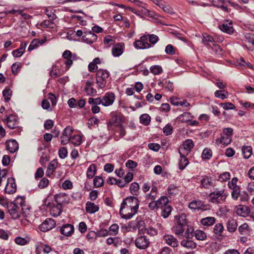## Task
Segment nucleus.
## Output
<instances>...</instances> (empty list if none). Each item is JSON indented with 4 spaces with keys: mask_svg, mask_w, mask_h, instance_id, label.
Returning <instances> with one entry per match:
<instances>
[{
    "mask_svg": "<svg viewBox=\"0 0 254 254\" xmlns=\"http://www.w3.org/2000/svg\"><path fill=\"white\" fill-rule=\"evenodd\" d=\"M73 131V129L72 127L69 126L64 128L61 137V142L63 145H65L68 143Z\"/></svg>",
    "mask_w": 254,
    "mask_h": 254,
    "instance_id": "8",
    "label": "nucleus"
},
{
    "mask_svg": "<svg viewBox=\"0 0 254 254\" xmlns=\"http://www.w3.org/2000/svg\"><path fill=\"white\" fill-rule=\"evenodd\" d=\"M220 29L229 34H232L234 31L231 22L226 21L223 24L219 26Z\"/></svg>",
    "mask_w": 254,
    "mask_h": 254,
    "instance_id": "16",
    "label": "nucleus"
},
{
    "mask_svg": "<svg viewBox=\"0 0 254 254\" xmlns=\"http://www.w3.org/2000/svg\"><path fill=\"white\" fill-rule=\"evenodd\" d=\"M63 71H61L59 70L58 71H57L56 66H53L51 68V70L50 71V76L53 78H57L63 75Z\"/></svg>",
    "mask_w": 254,
    "mask_h": 254,
    "instance_id": "44",
    "label": "nucleus"
},
{
    "mask_svg": "<svg viewBox=\"0 0 254 254\" xmlns=\"http://www.w3.org/2000/svg\"><path fill=\"white\" fill-rule=\"evenodd\" d=\"M253 36L254 35L250 34H247L245 35L246 42L248 43V44H246L245 46L248 49L251 51H253L254 49V39Z\"/></svg>",
    "mask_w": 254,
    "mask_h": 254,
    "instance_id": "21",
    "label": "nucleus"
},
{
    "mask_svg": "<svg viewBox=\"0 0 254 254\" xmlns=\"http://www.w3.org/2000/svg\"><path fill=\"white\" fill-rule=\"evenodd\" d=\"M147 36H148V39H149V41L152 44H155L158 41L159 38L158 36L155 35L151 34Z\"/></svg>",
    "mask_w": 254,
    "mask_h": 254,
    "instance_id": "63",
    "label": "nucleus"
},
{
    "mask_svg": "<svg viewBox=\"0 0 254 254\" xmlns=\"http://www.w3.org/2000/svg\"><path fill=\"white\" fill-rule=\"evenodd\" d=\"M187 155H180V159L179 160V168L183 170L189 164V161L186 158Z\"/></svg>",
    "mask_w": 254,
    "mask_h": 254,
    "instance_id": "35",
    "label": "nucleus"
},
{
    "mask_svg": "<svg viewBox=\"0 0 254 254\" xmlns=\"http://www.w3.org/2000/svg\"><path fill=\"white\" fill-rule=\"evenodd\" d=\"M67 154V149L64 147H62L59 149V155L62 159H64L66 157Z\"/></svg>",
    "mask_w": 254,
    "mask_h": 254,
    "instance_id": "64",
    "label": "nucleus"
},
{
    "mask_svg": "<svg viewBox=\"0 0 254 254\" xmlns=\"http://www.w3.org/2000/svg\"><path fill=\"white\" fill-rule=\"evenodd\" d=\"M96 172V166L94 164H91L88 167L86 176L88 179H92L95 176Z\"/></svg>",
    "mask_w": 254,
    "mask_h": 254,
    "instance_id": "37",
    "label": "nucleus"
},
{
    "mask_svg": "<svg viewBox=\"0 0 254 254\" xmlns=\"http://www.w3.org/2000/svg\"><path fill=\"white\" fill-rule=\"evenodd\" d=\"M212 150L209 148H205L202 153V158L204 159H209L212 156Z\"/></svg>",
    "mask_w": 254,
    "mask_h": 254,
    "instance_id": "51",
    "label": "nucleus"
},
{
    "mask_svg": "<svg viewBox=\"0 0 254 254\" xmlns=\"http://www.w3.org/2000/svg\"><path fill=\"white\" fill-rule=\"evenodd\" d=\"M248 207L244 205H239L235 208V211L238 215L244 217L246 216L248 212Z\"/></svg>",
    "mask_w": 254,
    "mask_h": 254,
    "instance_id": "27",
    "label": "nucleus"
},
{
    "mask_svg": "<svg viewBox=\"0 0 254 254\" xmlns=\"http://www.w3.org/2000/svg\"><path fill=\"white\" fill-rule=\"evenodd\" d=\"M28 241L27 239L18 237L15 239V242L19 245H25L28 243Z\"/></svg>",
    "mask_w": 254,
    "mask_h": 254,
    "instance_id": "59",
    "label": "nucleus"
},
{
    "mask_svg": "<svg viewBox=\"0 0 254 254\" xmlns=\"http://www.w3.org/2000/svg\"><path fill=\"white\" fill-rule=\"evenodd\" d=\"M73 232V226L69 224L64 225L61 229V233L66 236H71Z\"/></svg>",
    "mask_w": 254,
    "mask_h": 254,
    "instance_id": "18",
    "label": "nucleus"
},
{
    "mask_svg": "<svg viewBox=\"0 0 254 254\" xmlns=\"http://www.w3.org/2000/svg\"><path fill=\"white\" fill-rule=\"evenodd\" d=\"M137 223H138V225L139 230H142L141 227L143 226L144 224L143 221H138L136 222L135 221H132L129 222L127 225H126L124 228L127 231H134L136 229Z\"/></svg>",
    "mask_w": 254,
    "mask_h": 254,
    "instance_id": "14",
    "label": "nucleus"
},
{
    "mask_svg": "<svg viewBox=\"0 0 254 254\" xmlns=\"http://www.w3.org/2000/svg\"><path fill=\"white\" fill-rule=\"evenodd\" d=\"M168 198L166 196H162L158 200H157V202L158 204V206L159 208H162L164 206H166L168 205Z\"/></svg>",
    "mask_w": 254,
    "mask_h": 254,
    "instance_id": "46",
    "label": "nucleus"
},
{
    "mask_svg": "<svg viewBox=\"0 0 254 254\" xmlns=\"http://www.w3.org/2000/svg\"><path fill=\"white\" fill-rule=\"evenodd\" d=\"M45 13L51 20H54L57 18L56 15L51 10H49L48 8L45 9Z\"/></svg>",
    "mask_w": 254,
    "mask_h": 254,
    "instance_id": "61",
    "label": "nucleus"
},
{
    "mask_svg": "<svg viewBox=\"0 0 254 254\" xmlns=\"http://www.w3.org/2000/svg\"><path fill=\"white\" fill-rule=\"evenodd\" d=\"M150 71L153 74L157 75L162 72L163 69L161 66L154 65L150 67Z\"/></svg>",
    "mask_w": 254,
    "mask_h": 254,
    "instance_id": "49",
    "label": "nucleus"
},
{
    "mask_svg": "<svg viewBox=\"0 0 254 254\" xmlns=\"http://www.w3.org/2000/svg\"><path fill=\"white\" fill-rule=\"evenodd\" d=\"M93 184L95 188H99L102 186L104 184V180L102 177L96 176L93 180Z\"/></svg>",
    "mask_w": 254,
    "mask_h": 254,
    "instance_id": "48",
    "label": "nucleus"
},
{
    "mask_svg": "<svg viewBox=\"0 0 254 254\" xmlns=\"http://www.w3.org/2000/svg\"><path fill=\"white\" fill-rule=\"evenodd\" d=\"M139 185L137 183H133L130 186V190L133 194H136L139 190Z\"/></svg>",
    "mask_w": 254,
    "mask_h": 254,
    "instance_id": "57",
    "label": "nucleus"
},
{
    "mask_svg": "<svg viewBox=\"0 0 254 254\" xmlns=\"http://www.w3.org/2000/svg\"><path fill=\"white\" fill-rule=\"evenodd\" d=\"M203 206V202L199 200H194L190 202L189 207L191 209H201Z\"/></svg>",
    "mask_w": 254,
    "mask_h": 254,
    "instance_id": "29",
    "label": "nucleus"
},
{
    "mask_svg": "<svg viewBox=\"0 0 254 254\" xmlns=\"http://www.w3.org/2000/svg\"><path fill=\"white\" fill-rule=\"evenodd\" d=\"M16 191V185L13 178H9L5 188V191L8 194H12Z\"/></svg>",
    "mask_w": 254,
    "mask_h": 254,
    "instance_id": "10",
    "label": "nucleus"
},
{
    "mask_svg": "<svg viewBox=\"0 0 254 254\" xmlns=\"http://www.w3.org/2000/svg\"><path fill=\"white\" fill-rule=\"evenodd\" d=\"M237 227V223L234 219H230L227 222V228L230 233L234 232Z\"/></svg>",
    "mask_w": 254,
    "mask_h": 254,
    "instance_id": "31",
    "label": "nucleus"
},
{
    "mask_svg": "<svg viewBox=\"0 0 254 254\" xmlns=\"http://www.w3.org/2000/svg\"><path fill=\"white\" fill-rule=\"evenodd\" d=\"M150 243L149 240L145 236H139L135 241V246L141 250L147 248L149 246Z\"/></svg>",
    "mask_w": 254,
    "mask_h": 254,
    "instance_id": "5",
    "label": "nucleus"
},
{
    "mask_svg": "<svg viewBox=\"0 0 254 254\" xmlns=\"http://www.w3.org/2000/svg\"><path fill=\"white\" fill-rule=\"evenodd\" d=\"M6 149L10 153H14L18 149V144L15 140H9L6 142Z\"/></svg>",
    "mask_w": 254,
    "mask_h": 254,
    "instance_id": "17",
    "label": "nucleus"
},
{
    "mask_svg": "<svg viewBox=\"0 0 254 254\" xmlns=\"http://www.w3.org/2000/svg\"><path fill=\"white\" fill-rule=\"evenodd\" d=\"M69 141L74 145H79L82 142L81 136L79 135H74L70 137Z\"/></svg>",
    "mask_w": 254,
    "mask_h": 254,
    "instance_id": "45",
    "label": "nucleus"
},
{
    "mask_svg": "<svg viewBox=\"0 0 254 254\" xmlns=\"http://www.w3.org/2000/svg\"><path fill=\"white\" fill-rule=\"evenodd\" d=\"M88 103L91 105H98L102 104L101 98H89L88 99Z\"/></svg>",
    "mask_w": 254,
    "mask_h": 254,
    "instance_id": "55",
    "label": "nucleus"
},
{
    "mask_svg": "<svg viewBox=\"0 0 254 254\" xmlns=\"http://www.w3.org/2000/svg\"><path fill=\"white\" fill-rule=\"evenodd\" d=\"M202 36V43L203 44L210 47L215 45V40L211 36L207 33H204Z\"/></svg>",
    "mask_w": 254,
    "mask_h": 254,
    "instance_id": "19",
    "label": "nucleus"
},
{
    "mask_svg": "<svg viewBox=\"0 0 254 254\" xmlns=\"http://www.w3.org/2000/svg\"><path fill=\"white\" fill-rule=\"evenodd\" d=\"M21 67V64L15 63L11 66V71L13 74H16L19 71Z\"/></svg>",
    "mask_w": 254,
    "mask_h": 254,
    "instance_id": "56",
    "label": "nucleus"
},
{
    "mask_svg": "<svg viewBox=\"0 0 254 254\" xmlns=\"http://www.w3.org/2000/svg\"><path fill=\"white\" fill-rule=\"evenodd\" d=\"M233 190L231 193L232 197L235 200H237L238 197L240 196V188L232 189Z\"/></svg>",
    "mask_w": 254,
    "mask_h": 254,
    "instance_id": "58",
    "label": "nucleus"
},
{
    "mask_svg": "<svg viewBox=\"0 0 254 254\" xmlns=\"http://www.w3.org/2000/svg\"><path fill=\"white\" fill-rule=\"evenodd\" d=\"M133 45L135 48L138 49H147L150 47V44L148 42V36L146 35L142 36L139 40L134 42Z\"/></svg>",
    "mask_w": 254,
    "mask_h": 254,
    "instance_id": "6",
    "label": "nucleus"
},
{
    "mask_svg": "<svg viewBox=\"0 0 254 254\" xmlns=\"http://www.w3.org/2000/svg\"><path fill=\"white\" fill-rule=\"evenodd\" d=\"M112 54L114 57H119L123 53V48L121 44L118 43L113 46L112 49Z\"/></svg>",
    "mask_w": 254,
    "mask_h": 254,
    "instance_id": "22",
    "label": "nucleus"
},
{
    "mask_svg": "<svg viewBox=\"0 0 254 254\" xmlns=\"http://www.w3.org/2000/svg\"><path fill=\"white\" fill-rule=\"evenodd\" d=\"M115 99V95L113 93H107L101 98L102 105L104 106H108L111 105L114 103Z\"/></svg>",
    "mask_w": 254,
    "mask_h": 254,
    "instance_id": "12",
    "label": "nucleus"
},
{
    "mask_svg": "<svg viewBox=\"0 0 254 254\" xmlns=\"http://www.w3.org/2000/svg\"><path fill=\"white\" fill-rule=\"evenodd\" d=\"M58 164V161L55 159L53 160L50 162V164L48 166L47 171V173L48 174V175L53 173V172L55 171L56 168L57 167Z\"/></svg>",
    "mask_w": 254,
    "mask_h": 254,
    "instance_id": "36",
    "label": "nucleus"
},
{
    "mask_svg": "<svg viewBox=\"0 0 254 254\" xmlns=\"http://www.w3.org/2000/svg\"><path fill=\"white\" fill-rule=\"evenodd\" d=\"M230 174L228 172H224L219 177V180L221 182H225L230 179Z\"/></svg>",
    "mask_w": 254,
    "mask_h": 254,
    "instance_id": "62",
    "label": "nucleus"
},
{
    "mask_svg": "<svg viewBox=\"0 0 254 254\" xmlns=\"http://www.w3.org/2000/svg\"><path fill=\"white\" fill-rule=\"evenodd\" d=\"M215 218L213 217H207L202 218L200 222L204 226H210L215 223Z\"/></svg>",
    "mask_w": 254,
    "mask_h": 254,
    "instance_id": "33",
    "label": "nucleus"
},
{
    "mask_svg": "<svg viewBox=\"0 0 254 254\" xmlns=\"http://www.w3.org/2000/svg\"><path fill=\"white\" fill-rule=\"evenodd\" d=\"M184 226L177 224L175 230V233L178 236L182 235L184 231Z\"/></svg>",
    "mask_w": 254,
    "mask_h": 254,
    "instance_id": "60",
    "label": "nucleus"
},
{
    "mask_svg": "<svg viewBox=\"0 0 254 254\" xmlns=\"http://www.w3.org/2000/svg\"><path fill=\"white\" fill-rule=\"evenodd\" d=\"M17 204L11 202L8 205V211L13 219H16L19 218L21 215H26V211H21L19 206Z\"/></svg>",
    "mask_w": 254,
    "mask_h": 254,
    "instance_id": "3",
    "label": "nucleus"
},
{
    "mask_svg": "<svg viewBox=\"0 0 254 254\" xmlns=\"http://www.w3.org/2000/svg\"><path fill=\"white\" fill-rule=\"evenodd\" d=\"M224 191V189L220 190L215 189L214 191L211 192L209 195L210 201L213 203H219L220 200H224L227 196Z\"/></svg>",
    "mask_w": 254,
    "mask_h": 254,
    "instance_id": "4",
    "label": "nucleus"
},
{
    "mask_svg": "<svg viewBox=\"0 0 254 254\" xmlns=\"http://www.w3.org/2000/svg\"><path fill=\"white\" fill-rule=\"evenodd\" d=\"M219 105L225 110H233L235 109V105L229 102L222 103Z\"/></svg>",
    "mask_w": 254,
    "mask_h": 254,
    "instance_id": "54",
    "label": "nucleus"
},
{
    "mask_svg": "<svg viewBox=\"0 0 254 254\" xmlns=\"http://www.w3.org/2000/svg\"><path fill=\"white\" fill-rule=\"evenodd\" d=\"M161 216H163L164 218H167L170 215L172 211L171 206L169 205L161 208Z\"/></svg>",
    "mask_w": 254,
    "mask_h": 254,
    "instance_id": "41",
    "label": "nucleus"
},
{
    "mask_svg": "<svg viewBox=\"0 0 254 254\" xmlns=\"http://www.w3.org/2000/svg\"><path fill=\"white\" fill-rule=\"evenodd\" d=\"M193 147V143L191 139H187L179 149L180 155H188Z\"/></svg>",
    "mask_w": 254,
    "mask_h": 254,
    "instance_id": "7",
    "label": "nucleus"
},
{
    "mask_svg": "<svg viewBox=\"0 0 254 254\" xmlns=\"http://www.w3.org/2000/svg\"><path fill=\"white\" fill-rule=\"evenodd\" d=\"M45 41L44 40H39L38 39H34L31 42V43L28 47V51H30L34 50V49L37 48L40 45H41L43 44H44Z\"/></svg>",
    "mask_w": 254,
    "mask_h": 254,
    "instance_id": "32",
    "label": "nucleus"
},
{
    "mask_svg": "<svg viewBox=\"0 0 254 254\" xmlns=\"http://www.w3.org/2000/svg\"><path fill=\"white\" fill-rule=\"evenodd\" d=\"M163 240L167 245L170 246L171 247L175 248L178 246V241L177 239L173 235H165L163 237Z\"/></svg>",
    "mask_w": 254,
    "mask_h": 254,
    "instance_id": "15",
    "label": "nucleus"
},
{
    "mask_svg": "<svg viewBox=\"0 0 254 254\" xmlns=\"http://www.w3.org/2000/svg\"><path fill=\"white\" fill-rule=\"evenodd\" d=\"M62 211V206L60 204L53 206L50 209V214L54 217H57Z\"/></svg>",
    "mask_w": 254,
    "mask_h": 254,
    "instance_id": "25",
    "label": "nucleus"
},
{
    "mask_svg": "<svg viewBox=\"0 0 254 254\" xmlns=\"http://www.w3.org/2000/svg\"><path fill=\"white\" fill-rule=\"evenodd\" d=\"M110 75L109 72L106 69H99L96 73V83L100 88H103L107 84V79Z\"/></svg>",
    "mask_w": 254,
    "mask_h": 254,
    "instance_id": "2",
    "label": "nucleus"
},
{
    "mask_svg": "<svg viewBox=\"0 0 254 254\" xmlns=\"http://www.w3.org/2000/svg\"><path fill=\"white\" fill-rule=\"evenodd\" d=\"M67 195L65 193H60L57 194L55 196V201L58 203L62 205V203H66L68 201Z\"/></svg>",
    "mask_w": 254,
    "mask_h": 254,
    "instance_id": "26",
    "label": "nucleus"
},
{
    "mask_svg": "<svg viewBox=\"0 0 254 254\" xmlns=\"http://www.w3.org/2000/svg\"><path fill=\"white\" fill-rule=\"evenodd\" d=\"M56 225L55 221L52 218L46 219L39 226L41 231L46 232L51 230Z\"/></svg>",
    "mask_w": 254,
    "mask_h": 254,
    "instance_id": "9",
    "label": "nucleus"
},
{
    "mask_svg": "<svg viewBox=\"0 0 254 254\" xmlns=\"http://www.w3.org/2000/svg\"><path fill=\"white\" fill-rule=\"evenodd\" d=\"M97 36L94 34V32L90 31L88 34L83 36L82 39L84 41H86L88 43H92L94 41L96 40Z\"/></svg>",
    "mask_w": 254,
    "mask_h": 254,
    "instance_id": "23",
    "label": "nucleus"
},
{
    "mask_svg": "<svg viewBox=\"0 0 254 254\" xmlns=\"http://www.w3.org/2000/svg\"><path fill=\"white\" fill-rule=\"evenodd\" d=\"M150 117L148 114H143L140 117V123L145 126L148 125L150 123Z\"/></svg>",
    "mask_w": 254,
    "mask_h": 254,
    "instance_id": "50",
    "label": "nucleus"
},
{
    "mask_svg": "<svg viewBox=\"0 0 254 254\" xmlns=\"http://www.w3.org/2000/svg\"><path fill=\"white\" fill-rule=\"evenodd\" d=\"M238 181V179L237 178H233L231 181L228 182V186L229 188L232 190L240 188V187L237 185Z\"/></svg>",
    "mask_w": 254,
    "mask_h": 254,
    "instance_id": "52",
    "label": "nucleus"
},
{
    "mask_svg": "<svg viewBox=\"0 0 254 254\" xmlns=\"http://www.w3.org/2000/svg\"><path fill=\"white\" fill-rule=\"evenodd\" d=\"M138 6V11L142 14L144 15L148 16L151 17L153 16V14L151 12L146 8L144 6L142 5V4L137 5Z\"/></svg>",
    "mask_w": 254,
    "mask_h": 254,
    "instance_id": "34",
    "label": "nucleus"
},
{
    "mask_svg": "<svg viewBox=\"0 0 254 254\" xmlns=\"http://www.w3.org/2000/svg\"><path fill=\"white\" fill-rule=\"evenodd\" d=\"M200 182L202 186L204 188L209 189L212 186V182L211 179L207 177L202 178Z\"/></svg>",
    "mask_w": 254,
    "mask_h": 254,
    "instance_id": "40",
    "label": "nucleus"
},
{
    "mask_svg": "<svg viewBox=\"0 0 254 254\" xmlns=\"http://www.w3.org/2000/svg\"><path fill=\"white\" fill-rule=\"evenodd\" d=\"M92 83L91 81H87L86 83L85 90L88 95H92L96 92L95 89L92 87Z\"/></svg>",
    "mask_w": 254,
    "mask_h": 254,
    "instance_id": "38",
    "label": "nucleus"
},
{
    "mask_svg": "<svg viewBox=\"0 0 254 254\" xmlns=\"http://www.w3.org/2000/svg\"><path fill=\"white\" fill-rule=\"evenodd\" d=\"M177 224L186 226L187 224L186 216L185 214H181L176 216Z\"/></svg>",
    "mask_w": 254,
    "mask_h": 254,
    "instance_id": "43",
    "label": "nucleus"
},
{
    "mask_svg": "<svg viewBox=\"0 0 254 254\" xmlns=\"http://www.w3.org/2000/svg\"><path fill=\"white\" fill-rule=\"evenodd\" d=\"M231 137H229L224 134H222L220 138H217V139H216L215 142L218 145L222 144L224 145H227L231 143Z\"/></svg>",
    "mask_w": 254,
    "mask_h": 254,
    "instance_id": "20",
    "label": "nucleus"
},
{
    "mask_svg": "<svg viewBox=\"0 0 254 254\" xmlns=\"http://www.w3.org/2000/svg\"><path fill=\"white\" fill-rule=\"evenodd\" d=\"M138 206V200L136 197H127L124 200L121 204L120 214L124 219H130L137 213Z\"/></svg>",
    "mask_w": 254,
    "mask_h": 254,
    "instance_id": "1",
    "label": "nucleus"
},
{
    "mask_svg": "<svg viewBox=\"0 0 254 254\" xmlns=\"http://www.w3.org/2000/svg\"><path fill=\"white\" fill-rule=\"evenodd\" d=\"M99 210V207L93 202H87L86 204V210L90 214L94 213Z\"/></svg>",
    "mask_w": 254,
    "mask_h": 254,
    "instance_id": "24",
    "label": "nucleus"
},
{
    "mask_svg": "<svg viewBox=\"0 0 254 254\" xmlns=\"http://www.w3.org/2000/svg\"><path fill=\"white\" fill-rule=\"evenodd\" d=\"M181 245L184 247L191 249H195L196 247V243L193 241L189 240V239L182 241Z\"/></svg>",
    "mask_w": 254,
    "mask_h": 254,
    "instance_id": "30",
    "label": "nucleus"
},
{
    "mask_svg": "<svg viewBox=\"0 0 254 254\" xmlns=\"http://www.w3.org/2000/svg\"><path fill=\"white\" fill-rule=\"evenodd\" d=\"M14 204H17V206H19L21 211H26L28 210V208L24 204L25 199L22 197H18L13 202Z\"/></svg>",
    "mask_w": 254,
    "mask_h": 254,
    "instance_id": "28",
    "label": "nucleus"
},
{
    "mask_svg": "<svg viewBox=\"0 0 254 254\" xmlns=\"http://www.w3.org/2000/svg\"><path fill=\"white\" fill-rule=\"evenodd\" d=\"M224 230V227L221 223H218L214 226L213 232L218 236H222Z\"/></svg>",
    "mask_w": 254,
    "mask_h": 254,
    "instance_id": "39",
    "label": "nucleus"
},
{
    "mask_svg": "<svg viewBox=\"0 0 254 254\" xmlns=\"http://www.w3.org/2000/svg\"><path fill=\"white\" fill-rule=\"evenodd\" d=\"M2 121L7 124V127L11 129L18 127V123L16 117L14 115H9Z\"/></svg>",
    "mask_w": 254,
    "mask_h": 254,
    "instance_id": "13",
    "label": "nucleus"
},
{
    "mask_svg": "<svg viewBox=\"0 0 254 254\" xmlns=\"http://www.w3.org/2000/svg\"><path fill=\"white\" fill-rule=\"evenodd\" d=\"M3 96L5 100L7 102L10 98L12 95V91L9 88H5L2 92Z\"/></svg>",
    "mask_w": 254,
    "mask_h": 254,
    "instance_id": "53",
    "label": "nucleus"
},
{
    "mask_svg": "<svg viewBox=\"0 0 254 254\" xmlns=\"http://www.w3.org/2000/svg\"><path fill=\"white\" fill-rule=\"evenodd\" d=\"M63 58L65 59L64 64L66 65L67 69L72 64L73 60L75 59V55H72L71 52L69 50H65L63 54Z\"/></svg>",
    "mask_w": 254,
    "mask_h": 254,
    "instance_id": "11",
    "label": "nucleus"
},
{
    "mask_svg": "<svg viewBox=\"0 0 254 254\" xmlns=\"http://www.w3.org/2000/svg\"><path fill=\"white\" fill-rule=\"evenodd\" d=\"M194 236L197 240L200 241H203L206 238V234L200 230H197L194 232Z\"/></svg>",
    "mask_w": 254,
    "mask_h": 254,
    "instance_id": "42",
    "label": "nucleus"
},
{
    "mask_svg": "<svg viewBox=\"0 0 254 254\" xmlns=\"http://www.w3.org/2000/svg\"><path fill=\"white\" fill-rule=\"evenodd\" d=\"M242 152L244 157L245 158L248 159L252 154V148L251 146L243 147L242 148Z\"/></svg>",
    "mask_w": 254,
    "mask_h": 254,
    "instance_id": "47",
    "label": "nucleus"
}]
</instances>
